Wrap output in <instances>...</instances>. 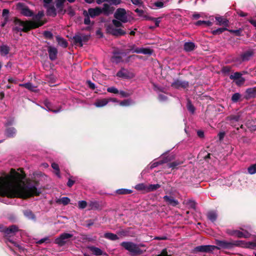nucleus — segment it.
<instances>
[{
	"mask_svg": "<svg viewBox=\"0 0 256 256\" xmlns=\"http://www.w3.org/2000/svg\"><path fill=\"white\" fill-rule=\"evenodd\" d=\"M240 116L238 115H232L227 118V120L230 122V124L232 126H236L234 124V122H238L240 120Z\"/></svg>",
	"mask_w": 256,
	"mask_h": 256,
	"instance_id": "nucleus-28",
	"label": "nucleus"
},
{
	"mask_svg": "<svg viewBox=\"0 0 256 256\" xmlns=\"http://www.w3.org/2000/svg\"><path fill=\"white\" fill-rule=\"evenodd\" d=\"M106 30L108 33L116 36H123L126 34L124 30L114 27L112 24H110L107 26Z\"/></svg>",
	"mask_w": 256,
	"mask_h": 256,
	"instance_id": "nucleus-8",
	"label": "nucleus"
},
{
	"mask_svg": "<svg viewBox=\"0 0 256 256\" xmlns=\"http://www.w3.org/2000/svg\"><path fill=\"white\" fill-rule=\"evenodd\" d=\"M242 230L243 232L239 230H229L228 233L231 236H234L238 238H248L250 236V234L248 231L244 230V229Z\"/></svg>",
	"mask_w": 256,
	"mask_h": 256,
	"instance_id": "nucleus-9",
	"label": "nucleus"
},
{
	"mask_svg": "<svg viewBox=\"0 0 256 256\" xmlns=\"http://www.w3.org/2000/svg\"><path fill=\"white\" fill-rule=\"evenodd\" d=\"M44 36L48 39H52L53 37L52 34L50 31H45L44 33Z\"/></svg>",
	"mask_w": 256,
	"mask_h": 256,
	"instance_id": "nucleus-58",
	"label": "nucleus"
},
{
	"mask_svg": "<svg viewBox=\"0 0 256 256\" xmlns=\"http://www.w3.org/2000/svg\"><path fill=\"white\" fill-rule=\"evenodd\" d=\"M114 8L113 6L110 5L108 3H105L103 4V6L101 8L102 14L104 15L108 16L113 13Z\"/></svg>",
	"mask_w": 256,
	"mask_h": 256,
	"instance_id": "nucleus-14",
	"label": "nucleus"
},
{
	"mask_svg": "<svg viewBox=\"0 0 256 256\" xmlns=\"http://www.w3.org/2000/svg\"><path fill=\"white\" fill-rule=\"evenodd\" d=\"M226 30H227L226 28H218L216 30H213L212 31V34L214 35L219 34H222V32H223L224 31H225Z\"/></svg>",
	"mask_w": 256,
	"mask_h": 256,
	"instance_id": "nucleus-49",
	"label": "nucleus"
},
{
	"mask_svg": "<svg viewBox=\"0 0 256 256\" xmlns=\"http://www.w3.org/2000/svg\"><path fill=\"white\" fill-rule=\"evenodd\" d=\"M118 93L120 94L122 97L123 98H126L130 96V94L128 92H126L123 90H120V92H119Z\"/></svg>",
	"mask_w": 256,
	"mask_h": 256,
	"instance_id": "nucleus-62",
	"label": "nucleus"
},
{
	"mask_svg": "<svg viewBox=\"0 0 256 256\" xmlns=\"http://www.w3.org/2000/svg\"><path fill=\"white\" fill-rule=\"evenodd\" d=\"M195 47V44L192 42H186L184 44V50L186 52L193 50Z\"/></svg>",
	"mask_w": 256,
	"mask_h": 256,
	"instance_id": "nucleus-25",
	"label": "nucleus"
},
{
	"mask_svg": "<svg viewBox=\"0 0 256 256\" xmlns=\"http://www.w3.org/2000/svg\"><path fill=\"white\" fill-rule=\"evenodd\" d=\"M25 176L22 170L16 171L12 169L9 174L0 178V195L22 198L38 195L40 191L37 188L38 183L26 182Z\"/></svg>",
	"mask_w": 256,
	"mask_h": 256,
	"instance_id": "nucleus-1",
	"label": "nucleus"
},
{
	"mask_svg": "<svg viewBox=\"0 0 256 256\" xmlns=\"http://www.w3.org/2000/svg\"><path fill=\"white\" fill-rule=\"evenodd\" d=\"M134 52L136 54H148L151 55L153 51L152 50L148 48H136L135 50H134Z\"/></svg>",
	"mask_w": 256,
	"mask_h": 256,
	"instance_id": "nucleus-21",
	"label": "nucleus"
},
{
	"mask_svg": "<svg viewBox=\"0 0 256 256\" xmlns=\"http://www.w3.org/2000/svg\"><path fill=\"white\" fill-rule=\"evenodd\" d=\"M48 51L50 59L52 60H55L58 54L57 48L52 46H49L48 48Z\"/></svg>",
	"mask_w": 256,
	"mask_h": 256,
	"instance_id": "nucleus-15",
	"label": "nucleus"
},
{
	"mask_svg": "<svg viewBox=\"0 0 256 256\" xmlns=\"http://www.w3.org/2000/svg\"><path fill=\"white\" fill-rule=\"evenodd\" d=\"M216 20L218 22V25H224L225 26H227L228 25V20L221 16L216 17Z\"/></svg>",
	"mask_w": 256,
	"mask_h": 256,
	"instance_id": "nucleus-33",
	"label": "nucleus"
},
{
	"mask_svg": "<svg viewBox=\"0 0 256 256\" xmlns=\"http://www.w3.org/2000/svg\"><path fill=\"white\" fill-rule=\"evenodd\" d=\"M244 247L248 248L254 249L256 247V242H248L245 243Z\"/></svg>",
	"mask_w": 256,
	"mask_h": 256,
	"instance_id": "nucleus-48",
	"label": "nucleus"
},
{
	"mask_svg": "<svg viewBox=\"0 0 256 256\" xmlns=\"http://www.w3.org/2000/svg\"><path fill=\"white\" fill-rule=\"evenodd\" d=\"M44 16V12L40 11L36 14L32 16V19L30 21H22L16 18L14 20L15 26L13 30L16 32H26L32 28H37L43 24L42 18Z\"/></svg>",
	"mask_w": 256,
	"mask_h": 256,
	"instance_id": "nucleus-2",
	"label": "nucleus"
},
{
	"mask_svg": "<svg viewBox=\"0 0 256 256\" xmlns=\"http://www.w3.org/2000/svg\"><path fill=\"white\" fill-rule=\"evenodd\" d=\"M202 24H204L207 26H211L212 25V22L209 20H198L195 23V24L197 26H200Z\"/></svg>",
	"mask_w": 256,
	"mask_h": 256,
	"instance_id": "nucleus-46",
	"label": "nucleus"
},
{
	"mask_svg": "<svg viewBox=\"0 0 256 256\" xmlns=\"http://www.w3.org/2000/svg\"><path fill=\"white\" fill-rule=\"evenodd\" d=\"M112 26H114V27L120 28L121 26H122V22L118 20H112Z\"/></svg>",
	"mask_w": 256,
	"mask_h": 256,
	"instance_id": "nucleus-52",
	"label": "nucleus"
},
{
	"mask_svg": "<svg viewBox=\"0 0 256 256\" xmlns=\"http://www.w3.org/2000/svg\"><path fill=\"white\" fill-rule=\"evenodd\" d=\"M188 82L186 80H182L178 79H176L172 82L171 86L174 88L179 89L180 88H186L188 86Z\"/></svg>",
	"mask_w": 256,
	"mask_h": 256,
	"instance_id": "nucleus-12",
	"label": "nucleus"
},
{
	"mask_svg": "<svg viewBox=\"0 0 256 256\" xmlns=\"http://www.w3.org/2000/svg\"><path fill=\"white\" fill-rule=\"evenodd\" d=\"M186 107L188 110L191 112L192 114H194L195 111V108L194 106L192 104L190 100H188Z\"/></svg>",
	"mask_w": 256,
	"mask_h": 256,
	"instance_id": "nucleus-44",
	"label": "nucleus"
},
{
	"mask_svg": "<svg viewBox=\"0 0 256 256\" xmlns=\"http://www.w3.org/2000/svg\"><path fill=\"white\" fill-rule=\"evenodd\" d=\"M248 173L250 174H254L256 173V164L250 165L248 168Z\"/></svg>",
	"mask_w": 256,
	"mask_h": 256,
	"instance_id": "nucleus-42",
	"label": "nucleus"
},
{
	"mask_svg": "<svg viewBox=\"0 0 256 256\" xmlns=\"http://www.w3.org/2000/svg\"><path fill=\"white\" fill-rule=\"evenodd\" d=\"M170 160V159H168V158H166L164 160H160L158 162H154L153 163H152L151 164L150 168L151 169H152V168L156 167L158 165H160L164 163H166V162H168Z\"/></svg>",
	"mask_w": 256,
	"mask_h": 256,
	"instance_id": "nucleus-32",
	"label": "nucleus"
},
{
	"mask_svg": "<svg viewBox=\"0 0 256 256\" xmlns=\"http://www.w3.org/2000/svg\"><path fill=\"white\" fill-rule=\"evenodd\" d=\"M168 98L166 96L163 94H158V100L160 102H165L167 100Z\"/></svg>",
	"mask_w": 256,
	"mask_h": 256,
	"instance_id": "nucleus-60",
	"label": "nucleus"
},
{
	"mask_svg": "<svg viewBox=\"0 0 256 256\" xmlns=\"http://www.w3.org/2000/svg\"><path fill=\"white\" fill-rule=\"evenodd\" d=\"M121 246L133 254L138 255L143 253V250L140 249L139 246L132 242H124Z\"/></svg>",
	"mask_w": 256,
	"mask_h": 256,
	"instance_id": "nucleus-4",
	"label": "nucleus"
},
{
	"mask_svg": "<svg viewBox=\"0 0 256 256\" xmlns=\"http://www.w3.org/2000/svg\"><path fill=\"white\" fill-rule=\"evenodd\" d=\"M16 128L14 127H10L6 129L5 134L9 138H12L16 136Z\"/></svg>",
	"mask_w": 256,
	"mask_h": 256,
	"instance_id": "nucleus-23",
	"label": "nucleus"
},
{
	"mask_svg": "<svg viewBox=\"0 0 256 256\" xmlns=\"http://www.w3.org/2000/svg\"><path fill=\"white\" fill-rule=\"evenodd\" d=\"M122 60V58L118 54H114L112 58V62H114L116 63H118V62H120Z\"/></svg>",
	"mask_w": 256,
	"mask_h": 256,
	"instance_id": "nucleus-51",
	"label": "nucleus"
},
{
	"mask_svg": "<svg viewBox=\"0 0 256 256\" xmlns=\"http://www.w3.org/2000/svg\"><path fill=\"white\" fill-rule=\"evenodd\" d=\"M84 14L85 16V18L84 19V24H90V16L86 10H84Z\"/></svg>",
	"mask_w": 256,
	"mask_h": 256,
	"instance_id": "nucleus-50",
	"label": "nucleus"
},
{
	"mask_svg": "<svg viewBox=\"0 0 256 256\" xmlns=\"http://www.w3.org/2000/svg\"><path fill=\"white\" fill-rule=\"evenodd\" d=\"M180 164V163L178 162H174L168 164V166L169 168H176V166H178Z\"/></svg>",
	"mask_w": 256,
	"mask_h": 256,
	"instance_id": "nucleus-57",
	"label": "nucleus"
},
{
	"mask_svg": "<svg viewBox=\"0 0 256 256\" xmlns=\"http://www.w3.org/2000/svg\"><path fill=\"white\" fill-rule=\"evenodd\" d=\"M82 34H76L74 36V40L76 44H78L80 46L83 45Z\"/></svg>",
	"mask_w": 256,
	"mask_h": 256,
	"instance_id": "nucleus-41",
	"label": "nucleus"
},
{
	"mask_svg": "<svg viewBox=\"0 0 256 256\" xmlns=\"http://www.w3.org/2000/svg\"><path fill=\"white\" fill-rule=\"evenodd\" d=\"M242 74L239 72H234L233 74L230 76V78L231 80H236L242 77Z\"/></svg>",
	"mask_w": 256,
	"mask_h": 256,
	"instance_id": "nucleus-45",
	"label": "nucleus"
},
{
	"mask_svg": "<svg viewBox=\"0 0 256 256\" xmlns=\"http://www.w3.org/2000/svg\"><path fill=\"white\" fill-rule=\"evenodd\" d=\"M52 167L53 169L56 170V174L58 176V177L60 178V176L58 165L56 163H52Z\"/></svg>",
	"mask_w": 256,
	"mask_h": 256,
	"instance_id": "nucleus-47",
	"label": "nucleus"
},
{
	"mask_svg": "<svg viewBox=\"0 0 256 256\" xmlns=\"http://www.w3.org/2000/svg\"><path fill=\"white\" fill-rule=\"evenodd\" d=\"M86 83L88 87L92 90H94L96 88V85L94 83L92 82L90 80H87Z\"/></svg>",
	"mask_w": 256,
	"mask_h": 256,
	"instance_id": "nucleus-61",
	"label": "nucleus"
},
{
	"mask_svg": "<svg viewBox=\"0 0 256 256\" xmlns=\"http://www.w3.org/2000/svg\"><path fill=\"white\" fill-rule=\"evenodd\" d=\"M230 32L231 33H233L236 34V36H240L241 35V33L242 32V30L241 28L238 29V30H230Z\"/></svg>",
	"mask_w": 256,
	"mask_h": 256,
	"instance_id": "nucleus-59",
	"label": "nucleus"
},
{
	"mask_svg": "<svg viewBox=\"0 0 256 256\" xmlns=\"http://www.w3.org/2000/svg\"><path fill=\"white\" fill-rule=\"evenodd\" d=\"M78 206L79 208L84 209L87 206V202L85 200H80L78 202Z\"/></svg>",
	"mask_w": 256,
	"mask_h": 256,
	"instance_id": "nucleus-53",
	"label": "nucleus"
},
{
	"mask_svg": "<svg viewBox=\"0 0 256 256\" xmlns=\"http://www.w3.org/2000/svg\"><path fill=\"white\" fill-rule=\"evenodd\" d=\"M164 199L166 204L173 206H175L178 204V202L174 199L172 196H164Z\"/></svg>",
	"mask_w": 256,
	"mask_h": 256,
	"instance_id": "nucleus-19",
	"label": "nucleus"
},
{
	"mask_svg": "<svg viewBox=\"0 0 256 256\" xmlns=\"http://www.w3.org/2000/svg\"><path fill=\"white\" fill-rule=\"evenodd\" d=\"M215 246L216 249L220 250L221 248L230 249L232 248V244L231 242H228L226 240H216Z\"/></svg>",
	"mask_w": 256,
	"mask_h": 256,
	"instance_id": "nucleus-10",
	"label": "nucleus"
},
{
	"mask_svg": "<svg viewBox=\"0 0 256 256\" xmlns=\"http://www.w3.org/2000/svg\"><path fill=\"white\" fill-rule=\"evenodd\" d=\"M107 2L108 3L112 6H116L120 4V0H108Z\"/></svg>",
	"mask_w": 256,
	"mask_h": 256,
	"instance_id": "nucleus-55",
	"label": "nucleus"
},
{
	"mask_svg": "<svg viewBox=\"0 0 256 256\" xmlns=\"http://www.w3.org/2000/svg\"><path fill=\"white\" fill-rule=\"evenodd\" d=\"M70 202V199L68 197H62L56 200V202L62 204L64 206L67 205Z\"/></svg>",
	"mask_w": 256,
	"mask_h": 256,
	"instance_id": "nucleus-38",
	"label": "nucleus"
},
{
	"mask_svg": "<svg viewBox=\"0 0 256 256\" xmlns=\"http://www.w3.org/2000/svg\"><path fill=\"white\" fill-rule=\"evenodd\" d=\"M160 19H161L160 18H154V21L155 22V26H156V28L159 26V24H160V20H161Z\"/></svg>",
	"mask_w": 256,
	"mask_h": 256,
	"instance_id": "nucleus-64",
	"label": "nucleus"
},
{
	"mask_svg": "<svg viewBox=\"0 0 256 256\" xmlns=\"http://www.w3.org/2000/svg\"><path fill=\"white\" fill-rule=\"evenodd\" d=\"M107 91L108 92H110V93H113V94H118L119 92V91L118 90L114 87V86H111V87H109L107 88Z\"/></svg>",
	"mask_w": 256,
	"mask_h": 256,
	"instance_id": "nucleus-56",
	"label": "nucleus"
},
{
	"mask_svg": "<svg viewBox=\"0 0 256 256\" xmlns=\"http://www.w3.org/2000/svg\"><path fill=\"white\" fill-rule=\"evenodd\" d=\"M134 188L139 191H143L146 192L147 184L144 183L138 184L135 186Z\"/></svg>",
	"mask_w": 256,
	"mask_h": 256,
	"instance_id": "nucleus-34",
	"label": "nucleus"
},
{
	"mask_svg": "<svg viewBox=\"0 0 256 256\" xmlns=\"http://www.w3.org/2000/svg\"><path fill=\"white\" fill-rule=\"evenodd\" d=\"M72 236V234L63 233L55 239L54 242L59 246H64Z\"/></svg>",
	"mask_w": 256,
	"mask_h": 256,
	"instance_id": "nucleus-6",
	"label": "nucleus"
},
{
	"mask_svg": "<svg viewBox=\"0 0 256 256\" xmlns=\"http://www.w3.org/2000/svg\"><path fill=\"white\" fill-rule=\"evenodd\" d=\"M215 246L202 245L195 248V250L199 252L212 253L215 249Z\"/></svg>",
	"mask_w": 256,
	"mask_h": 256,
	"instance_id": "nucleus-11",
	"label": "nucleus"
},
{
	"mask_svg": "<svg viewBox=\"0 0 256 256\" xmlns=\"http://www.w3.org/2000/svg\"><path fill=\"white\" fill-rule=\"evenodd\" d=\"M56 40L60 46L64 48L68 46V42L64 38L58 36H56Z\"/></svg>",
	"mask_w": 256,
	"mask_h": 256,
	"instance_id": "nucleus-27",
	"label": "nucleus"
},
{
	"mask_svg": "<svg viewBox=\"0 0 256 256\" xmlns=\"http://www.w3.org/2000/svg\"><path fill=\"white\" fill-rule=\"evenodd\" d=\"M256 97V87L247 88L245 92L244 98L250 99Z\"/></svg>",
	"mask_w": 256,
	"mask_h": 256,
	"instance_id": "nucleus-16",
	"label": "nucleus"
},
{
	"mask_svg": "<svg viewBox=\"0 0 256 256\" xmlns=\"http://www.w3.org/2000/svg\"><path fill=\"white\" fill-rule=\"evenodd\" d=\"M114 17L123 23H126L128 21L126 11L124 8L117 9L114 14Z\"/></svg>",
	"mask_w": 256,
	"mask_h": 256,
	"instance_id": "nucleus-7",
	"label": "nucleus"
},
{
	"mask_svg": "<svg viewBox=\"0 0 256 256\" xmlns=\"http://www.w3.org/2000/svg\"><path fill=\"white\" fill-rule=\"evenodd\" d=\"M132 190H131L126 189V188H120L117 190H116V192L119 194H130L132 192Z\"/></svg>",
	"mask_w": 256,
	"mask_h": 256,
	"instance_id": "nucleus-39",
	"label": "nucleus"
},
{
	"mask_svg": "<svg viewBox=\"0 0 256 256\" xmlns=\"http://www.w3.org/2000/svg\"><path fill=\"white\" fill-rule=\"evenodd\" d=\"M241 98L242 95L236 92L232 94L231 100L233 102H237L240 100Z\"/></svg>",
	"mask_w": 256,
	"mask_h": 256,
	"instance_id": "nucleus-40",
	"label": "nucleus"
},
{
	"mask_svg": "<svg viewBox=\"0 0 256 256\" xmlns=\"http://www.w3.org/2000/svg\"><path fill=\"white\" fill-rule=\"evenodd\" d=\"M108 100L106 98L98 100L94 104V105L98 108L102 107L108 104Z\"/></svg>",
	"mask_w": 256,
	"mask_h": 256,
	"instance_id": "nucleus-26",
	"label": "nucleus"
},
{
	"mask_svg": "<svg viewBox=\"0 0 256 256\" xmlns=\"http://www.w3.org/2000/svg\"><path fill=\"white\" fill-rule=\"evenodd\" d=\"M16 8L22 16L26 17H31L34 16L33 11L30 10L24 3L18 2L16 5Z\"/></svg>",
	"mask_w": 256,
	"mask_h": 256,
	"instance_id": "nucleus-5",
	"label": "nucleus"
},
{
	"mask_svg": "<svg viewBox=\"0 0 256 256\" xmlns=\"http://www.w3.org/2000/svg\"><path fill=\"white\" fill-rule=\"evenodd\" d=\"M208 218L210 221L214 222L216 220L217 218V214L215 212H209L207 214Z\"/></svg>",
	"mask_w": 256,
	"mask_h": 256,
	"instance_id": "nucleus-36",
	"label": "nucleus"
},
{
	"mask_svg": "<svg viewBox=\"0 0 256 256\" xmlns=\"http://www.w3.org/2000/svg\"><path fill=\"white\" fill-rule=\"evenodd\" d=\"M236 80H237L236 82V83L238 86H240V84H242L245 80L244 78L242 77Z\"/></svg>",
	"mask_w": 256,
	"mask_h": 256,
	"instance_id": "nucleus-63",
	"label": "nucleus"
},
{
	"mask_svg": "<svg viewBox=\"0 0 256 256\" xmlns=\"http://www.w3.org/2000/svg\"><path fill=\"white\" fill-rule=\"evenodd\" d=\"M116 76L120 78L128 79L134 78V74L128 70L122 68L117 72Z\"/></svg>",
	"mask_w": 256,
	"mask_h": 256,
	"instance_id": "nucleus-13",
	"label": "nucleus"
},
{
	"mask_svg": "<svg viewBox=\"0 0 256 256\" xmlns=\"http://www.w3.org/2000/svg\"><path fill=\"white\" fill-rule=\"evenodd\" d=\"M88 210H98L100 208L99 203L96 201H91L88 204Z\"/></svg>",
	"mask_w": 256,
	"mask_h": 256,
	"instance_id": "nucleus-35",
	"label": "nucleus"
},
{
	"mask_svg": "<svg viewBox=\"0 0 256 256\" xmlns=\"http://www.w3.org/2000/svg\"><path fill=\"white\" fill-rule=\"evenodd\" d=\"M0 232H4L6 236L7 237L6 242L10 247L8 242L13 244L16 250H18L20 252L24 250V248L20 245L16 243L12 238H11V237L21 234V230L18 229V226L15 225H12L5 228H2L0 226Z\"/></svg>",
	"mask_w": 256,
	"mask_h": 256,
	"instance_id": "nucleus-3",
	"label": "nucleus"
},
{
	"mask_svg": "<svg viewBox=\"0 0 256 256\" xmlns=\"http://www.w3.org/2000/svg\"><path fill=\"white\" fill-rule=\"evenodd\" d=\"M160 187L159 184H150L147 185L146 192H153Z\"/></svg>",
	"mask_w": 256,
	"mask_h": 256,
	"instance_id": "nucleus-31",
	"label": "nucleus"
},
{
	"mask_svg": "<svg viewBox=\"0 0 256 256\" xmlns=\"http://www.w3.org/2000/svg\"><path fill=\"white\" fill-rule=\"evenodd\" d=\"M132 101L130 100H124L119 102V104L122 106H128L131 104Z\"/></svg>",
	"mask_w": 256,
	"mask_h": 256,
	"instance_id": "nucleus-54",
	"label": "nucleus"
},
{
	"mask_svg": "<svg viewBox=\"0 0 256 256\" xmlns=\"http://www.w3.org/2000/svg\"><path fill=\"white\" fill-rule=\"evenodd\" d=\"M254 55V52L252 51L248 50L244 52L241 55V58L242 61H248Z\"/></svg>",
	"mask_w": 256,
	"mask_h": 256,
	"instance_id": "nucleus-22",
	"label": "nucleus"
},
{
	"mask_svg": "<svg viewBox=\"0 0 256 256\" xmlns=\"http://www.w3.org/2000/svg\"><path fill=\"white\" fill-rule=\"evenodd\" d=\"M24 214L27 218L34 221L36 220V216L31 210H26L24 211Z\"/></svg>",
	"mask_w": 256,
	"mask_h": 256,
	"instance_id": "nucleus-30",
	"label": "nucleus"
},
{
	"mask_svg": "<svg viewBox=\"0 0 256 256\" xmlns=\"http://www.w3.org/2000/svg\"><path fill=\"white\" fill-rule=\"evenodd\" d=\"M10 51L9 47L6 45H3L0 46V52L2 56L7 55Z\"/></svg>",
	"mask_w": 256,
	"mask_h": 256,
	"instance_id": "nucleus-37",
	"label": "nucleus"
},
{
	"mask_svg": "<svg viewBox=\"0 0 256 256\" xmlns=\"http://www.w3.org/2000/svg\"><path fill=\"white\" fill-rule=\"evenodd\" d=\"M89 250L92 252V253L95 256H106V252H103L101 249L98 248L90 246L88 247Z\"/></svg>",
	"mask_w": 256,
	"mask_h": 256,
	"instance_id": "nucleus-20",
	"label": "nucleus"
},
{
	"mask_svg": "<svg viewBox=\"0 0 256 256\" xmlns=\"http://www.w3.org/2000/svg\"><path fill=\"white\" fill-rule=\"evenodd\" d=\"M246 242H245L244 240H235V241L232 242V244H233L232 248L234 246H240L244 247L245 243H246Z\"/></svg>",
	"mask_w": 256,
	"mask_h": 256,
	"instance_id": "nucleus-43",
	"label": "nucleus"
},
{
	"mask_svg": "<svg viewBox=\"0 0 256 256\" xmlns=\"http://www.w3.org/2000/svg\"><path fill=\"white\" fill-rule=\"evenodd\" d=\"M19 86H21V87H24V88H27L28 90L32 91V92H36V86H35L34 85H33L31 82L20 84H19Z\"/></svg>",
	"mask_w": 256,
	"mask_h": 256,
	"instance_id": "nucleus-24",
	"label": "nucleus"
},
{
	"mask_svg": "<svg viewBox=\"0 0 256 256\" xmlns=\"http://www.w3.org/2000/svg\"><path fill=\"white\" fill-rule=\"evenodd\" d=\"M104 238L111 240H116L118 239V236L111 232H106L104 234Z\"/></svg>",
	"mask_w": 256,
	"mask_h": 256,
	"instance_id": "nucleus-29",
	"label": "nucleus"
},
{
	"mask_svg": "<svg viewBox=\"0 0 256 256\" xmlns=\"http://www.w3.org/2000/svg\"><path fill=\"white\" fill-rule=\"evenodd\" d=\"M88 14L91 18H94L96 16H100L102 14L101 8L99 7L90 8L88 9Z\"/></svg>",
	"mask_w": 256,
	"mask_h": 256,
	"instance_id": "nucleus-17",
	"label": "nucleus"
},
{
	"mask_svg": "<svg viewBox=\"0 0 256 256\" xmlns=\"http://www.w3.org/2000/svg\"><path fill=\"white\" fill-rule=\"evenodd\" d=\"M46 108H44L48 112H52L54 113H58L61 111V108L55 109L54 106L48 100H45L44 102Z\"/></svg>",
	"mask_w": 256,
	"mask_h": 256,
	"instance_id": "nucleus-18",
	"label": "nucleus"
}]
</instances>
